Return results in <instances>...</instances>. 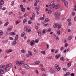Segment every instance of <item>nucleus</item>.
<instances>
[{
	"instance_id": "f3484780",
	"label": "nucleus",
	"mask_w": 76,
	"mask_h": 76,
	"mask_svg": "<svg viewBox=\"0 0 76 76\" xmlns=\"http://www.w3.org/2000/svg\"><path fill=\"white\" fill-rule=\"evenodd\" d=\"M19 38V36H18V34H16L15 36V39H16V40H17V39H18V38Z\"/></svg>"
},
{
	"instance_id": "4d7b16f0",
	"label": "nucleus",
	"mask_w": 76,
	"mask_h": 76,
	"mask_svg": "<svg viewBox=\"0 0 76 76\" xmlns=\"http://www.w3.org/2000/svg\"><path fill=\"white\" fill-rule=\"evenodd\" d=\"M35 42L36 43H38V40L36 39L35 40Z\"/></svg>"
},
{
	"instance_id": "338daca9",
	"label": "nucleus",
	"mask_w": 76,
	"mask_h": 76,
	"mask_svg": "<svg viewBox=\"0 0 76 76\" xmlns=\"http://www.w3.org/2000/svg\"><path fill=\"white\" fill-rule=\"evenodd\" d=\"M56 40L57 41H58V37H56Z\"/></svg>"
},
{
	"instance_id": "bb28decb",
	"label": "nucleus",
	"mask_w": 76,
	"mask_h": 76,
	"mask_svg": "<svg viewBox=\"0 0 76 76\" xmlns=\"http://www.w3.org/2000/svg\"><path fill=\"white\" fill-rule=\"evenodd\" d=\"M10 35H15V32H12L11 33H10Z\"/></svg>"
},
{
	"instance_id": "8fccbe9b",
	"label": "nucleus",
	"mask_w": 76,
	"mask_h": 76,
	"mask_svg": "<svg viewBox=\"0 0 76 76\" xmlns=\"http://www.w3.org/2000/svg\"><path fill=\"white\" fill-rule=\"evenodd\" d=\"M12 13H13L12 12H10L9 13V15H12Z\"/></svg>"
},
{
	"instance_id": "423d86ee",
	"label": "nucleus",
	"mask_w": 76,
	"mask_h": 76,
	"mask_svg": "<svg viewBox=\"0 0 76 76\" xmlns=\"http://www.w3.org/2000/svg\"><path fill=\"white\" fill-rule=\"evenodd\" d=\"M54 15L56 18H58V12H56L55 13Z\"/></svg>"
},
{
	"instance_id": "c9c22d12",
	"label": "nucleus",
	"mask_w": 76,
	"mask_h": 76,
	"mask_svg": "<svg viewBox=\"0 0 76 76\" xmlns=\"http://www.w3.org/2000/svg\"><path fill=\"white\" fill-rule=\"evenodd\" d=\"M58 29H60V28H61V25H59V24H58Z\"/></svg>"
},
{
	"instance_id": "ea45409f",
	"label": "nucleus",
	"mask_w": 76,
	"mask_h": 76,
	"mask_svg": "<svg viewBox=\"0 0 76 76\" xmlns=\"http://www.w3.org/2000/svg\"><path fill=\"white\" fill-rule=\"evenodd\" d=\"M40 20H44V17H40Z\"/></svg>"
},
{
	"instance_id": "864d4df0",
	"label": "nucleus",
	"mask_w": 76,
	"mask_h": 76,
	"mask_svg": "<svg viewBox=\"0 0 76 76\" xmlns=\"http://www.w3.org/2000/svg\"><path fill=\"white\" fill-rule=\"evenodd\" d=\"M11 30H12V29L11 28H8L7 29V31H10Z\"/></svg>"
},
{
	"instance_id": "09e8293b",
	"label": "nucleus",
	"mask_w": 76,
	"mask_h": 76,
	"mask_svg": "<svg viewBox=\"0 0 76 76\" xmlns=\"http://www.w3.org/2000/svg\"><path fill=\"white\" fill-rule=\"evenodd\" d=\"M64 50V48L63 47H62L61 48V51H63Z\"/></svg>"
},
{
	"instance_id": "a19ab883",
	"label": "nucleus",
	"mask_w": 76,
	"mask_h": 76,
	"mask_svg": "<svg viewBox=\"0 0 76 76\" xmlns=\"http://www.w3.org/2000/svg\"><path fill=\"white\" fill-rule=\"evenodd\" d=\"M21 52L22 53H25V50H21Z\"/></svg>"
},
{
	"instance_id": "7c9ffc66",
	"label": "nucleus",
	"mask_w": 76,
	"mask_h": 76,
	"mask_svg": "<svg viewBox=\"0 0 76 76\" xmlns=\"http://www.w3.org/2000/svg\"><path fill=\"white\" fill-rule=\"evenodd\" d=\"M41 53L43 54H45V51H41Z\"/></svg>"
},
{
	"instance_id": "393cba45",
	"label": "nucleus",
	"mask_w": 76,
	"mask_h": 76,
	"mask_svg": "<svg viewBox=\"0 0 76 76\" xmlns=\"http://www.w3.org/2000/svg\"><path fill=\"white\" fill-rule=\"evenodd\" d=\"M47 32H50L51 31V28H49L47 30Z\"/></svg>"
},
{
	"instance_id": "e433bc0d",
	"label": "nucleus",
	"mask_w": 76,
	"mask_h": 76,
	"mask_svg": "<svg viewBox=\"0 0 76 76\" xmlns=\"http://www.w3.org/2000/svg\"><path fill=\"white\" fill-rule=\"evenodd\" d=\"M24 61H22L21 62H20V66H21V65H22V64H23L24 63Z\"/></svg>"
},
{
	"instance_id": "b1692460",
	"label": "nucleus",
	"mask_w": 76,
	"mask_h": 76,
	"mask_svg": "<svg viewBox=\"0 0 76 76\" xmlns=\"http://www.w3.org/2000/svg\"><path fill=\"white\" fill-rule=\"evenodd\" d=\"M9 22H7L4 24V26H7L9 25Z\"/></svg>"
},
{
	"instance_id": "e2e57ef3",
	"label": "nucleus",
	"mask_w": 76,
	"mask_h": 76,
	"mask_svg": "<svg viewBox=\"0 0 76 76\" xmlns=\"http://www.w3.org/2000/svg\"><path fill=\"white\" fill-rule=\"evenodd\" d=\"M36 29H38V27L37 26H36L35 27Z\"/></svg>"
},
{
	"instance_id": "2eb2a0df",
	"label": "nucleus",
	"mask_w": 76,
	"mask_h": 76,
	"mask_svg": "<svg viewBox=\"0 0 76 76\" xmlns=\"http://www.w3.org/2000/svg\"><path fill=\"white\" fill-rule=\"evenodd\" d=\"M54 7H55L56 9H58V8H59V5H58L55 6V5Z\"/></svg>"
},
{
	"instance_id": "a18cd8bd",
	"label": "nucleus",
	"mask_w": 76,
	"mask_h": 76,
	"mask_svg": "<svg viewBox=\"0 0 76 76\" xmlns=\"http://www.w3.org/2000/svg\"><path fill=\"white\" fill-rule=\"evenodd\" d=\"M41 69L42 71H43V72H44L45 70V69L44 68H41Z\"/></svg>"
},
{
	"instance_id": "9b49d317",
	"label": "nucleus",
	"mask_w": 76,
	"mask_h": 76,
	"mask_svg": "<svg viewBox=\"0 0 76 76\" xmlns=\"http://www.w3.org/2000/svg\"><path fill=\"white\" fill-rule=\"evenodd\" d=\"M8 42V41L7 40H4L2 41V43L3 44H4V43H7Z\"/></svg>"
},
{
	"instance_id": "774afa93",
	"label": "nucleus",
	"mask_w": 76,
	"mask_h": 76,
	"mask_svg": "<svg viewBox=\"0 0 76 76\" xmlns=\"http://www.w3.org/2000/svg\"><path fill=\"white\" fill-rule=\"evenodd\" d=\"M74 8L73 10H75V11H76V6Z\"/></svg>"
},
{
	"instance_id": "de8ad7c7",
	"label": "nucleus",
	"mask_w": 76,
	"mask_h": 76,
	"mask_svg": "<svg viewBox=\"0 0 76 76\" xmlns=\"http://www.w3.org/2000/svg\"><path fill=\"white\" fill-rule=\"evenodd\" d=\"M20 9H22V8H23V5H22V4L20 5Z\"/></svg>"
},
{
	"instance_id": "6e6552de",
	"label": "nucleus",
	"mask_w": 76,
	"mask_h": 76,
	"mask_svg": "<svg viewBox=\"0 0 76 76\" xmlns=\"http://www.w3.org/2000/svg\"><path fill=\"white\" fill-rule=\"evenodd\" d=\"M58 26V24L57 23L54 24L53 27H54L55 28H57V26Z\"/></svg>"
},
{
	"instance_id": "dca6fc26",
	"label": "nucleus",
	"mask_w": 76,
	"mask_h": 76,
	"mask_svg": "<svg viewBox=\"0 0 76 76\" xmlns=\"http://www.w3.org/2000/svg\"><path fill=\"white\" fill-rule=\"evenodd\" d=\"M72 64H71V63H69L67 64V66L68 67H69L71 66Z\"/></svg>"
},
{
	"instance_id": "0e129e2a",
	"label": "nucleus",
	"mask_w": 76,
	"mask_h": 76,
	"mask_svg": "<svg viewBox=\"0 0 76 76\" xmlns=\"http://www.w3.org/2000/svg\"><path fill=\"white\" fill-rule=\"evenodd\" d=\"M35 14L34 13H33V15L32 16V18H35Z\"/></svg>"
},
{
	"instance_id": "603ef678",
	"label": "nucleus",
	"mask_w": 76,
	"mask_h": 76,
	"mask_svg": "<svg viewBox=\"0 0 76 76\" xmlns=\"http://www.w3.org/2000/svg\"><path fill=\"white\" fill-rule=\"evenodd\" d=\"M35 2L37 3H38L39 2V0H35Z\"/></svg>"
},
{
	"instance_id": "473e14b6",
	"label": "nucleus",
	"mask_w": 76,
	"mask_h": 76,
	"mask_svg": "<svg viewBox=\"0 0 76 76\" xmlns=\"http://www.w3.org/2000/svg\"><path fill=\"white\" fill-rule=\"evenodd\" d=\"M28 24H31L32 23V21H31V20H29L28 21Z\"/></svg>"
},
{
	"instance_id": "680f3d73",
	"label": "nucleus",
	"mask_w": 76,
	"mask_h": 76,
	"mask_svg": "<svg viewBox=\"0 0 76 76\" xmlns=\"http://www.w3.org/2000/svg\"><path fill=\"white\" fill-rule=\"evenodd\" d=\"M60 31H58L57 32V34L58 35H60Z\"/></svg>"
},
{
	"instance_id": "4be33fe9",
	"label": "nucleus",
	"mask_w": 76,
	"mask_h": 76,
	"mask_svg": "<svg viewBox=\"0 0 76 76\" xmlns=\"http://www.w3.org/2000/svg\"><path fill=\"white\" fill-rule=\"evenodd\" d=\"M48 21H49V19L48 18H47L45 19V20L44 21V22L45 23H46V22H48Z\"/></svg>"
},
{
	"instance_id": "20e7f679",
	"label": "nucleus",
	"mask_w": 76,
	"mask_h": 76,
	"mask_svg": "<svg viewBox=\"0 0 76 76\" xmlns=\"http://www.w3.org/2000/svg\"><path fill=\"white\" fill-rule=\"evenodd\" d=\"M34 40H33L31 41L30 42V44L31 46H33L34 44Z\"/></svg>"
},
{
	"instance_id": "72a5a7b5",
	"label": "nucleus",
	"mask_w": 76,
	"mask_h": 76,
	"mask_svg": "<svg viewBox=\"0 0 76 76\" xmlns=\"http://www.w3.org/2000/svg\"><path fill=\"white\" fill-rule=\"evenodd\" d=\"M48 13L49 14H50L52 13V11L50 10H48Z\"/></svg>"
},
{
	"instance_id": "0eeeda50",
	"label": "nucleus",
	"mask_w": 76,
	"mask_h": 76,
	"mask_svg": "<svg viewBox=\"0 0 76 76\" xmlns=\"http://www.w3.org/2000/svg\"><path fill=\"white\" fill-rule=\"evenodd\" d=\"M56 58V59H58V58L60 57V54H58V55H56L55 56Z\"/></svg>"
},
{
	"instance_id": "f704fd0d",
	"label": "nucleus",
	"mask_w": 76,
	"mask_h": 76,
	"mask_svg": "<svg viewBox=\"0 0 76 76\" xmlns=\"http://www.w3.org/2000/svg\"><path fill=\"white\" fill-rule=\"evenodd\" d=\"M67 76H69V75H70V72H66V74Z\"/></svg>"
},
{
	"instance_id": "49530a36",
	"label": "nucleus",
	"mask_w": 76,
	"mask_h": 76,
	"mask_svg": "<svg viewBox=\"0 0 76 76\" xmlns=\"http://www.w3.org/2000/svg\"><path fill=\"white\" fill-rule=\"evenodd\" d=\"M11 6H13V4H14V1H12L11 3Z\"/></svg>"
},
{
	"instance_id": "1a4fd4ad",
	"label": "nucleus",
	"mask_w": 76,
	"mask_h": 76,
	"mask_svg": "<svg viewBox=\"0 0 76 76\" xmlns=\"http://www.w3.org/2000/svg\"><path fill=\"white\" fill-rule=\"evenodd\" d=\"M21 11L23 12H25V8H21Z\"/></svg>"
},
{
	"instance_id": "c85d7f7f",
	"label": "nucleus",
	"mask_w": 76,
	"mask_h": 76,
	"mask_svg": "<svg viewBox=\"0 0 76 76\" xmlns=\"http://www.w3.org/2000/svg\"><path fill=\"white\" fill-rule=\"evenodd\" d=\"M25 35V33L23 32L22 33L21 35V37H23Z\"/></svg>"
},
{
	"instance_id": "4468645a",
	"label": "nucleus",
	"mask_w": 76,
	"mask_h": 76,
	"mask_svg": "<svg viewBox=\"0 0 76 76\" xmlns=\"http://www.w3.org/2000/svg\"><path fill=\"white\" fill-rule=\"evenodd\" d=\"M0 4L1 5H3L4 4V1L3 0H1L0 1Z\"/></svg>"
},
{
	"instance_id": "ddd939ff",
	"label": "nucleus",
	"mask_w": 76,
	"mask_h": 76,
	"mask_svg": "<svg viewBox=\"0 0 76 76\" xmlns=\"http://www.w3.org/2000/svg\"><path fill=\"white\" fill-rule=\"evenodd\" d=\"M28 53L29 55V56H32L33 55L32 53H31V51H28Z\"/></svg>"
},
{
	"instance_id": "5701e85b",
	"label": "nucleus",
	"mask_w": 76,
	"mask_h": 76,
	"mask_svg": "<svg viewBox=\"0 0 76 76\" xmlns=\"http://www.w3.org/2000/svg\"><path fill=\"white\" fill-rule=\"evenodd\" d=\"M72 39V36H70L69 37V40H71Z\"/></svg>"
},
{
	"instance_id": "a878e982",
	"label": "nucleus",
	"mask_w": 76,
	"mask_h": 76,
	"mask_svg": "<svg viewBox=\"0 0 76 76\" xmlns=\"http://www.w3.org/2000/svg\"><path fill=\"white\" fill-rule=\"evenodd\" d=\"M60 60L62 61H64V57H61L60 58Z\"/></svg>"
},
{
	"instance_id": "f03ea898",
	"label": "nucleus",
	"mask_w": 76,
	"mask_h": 76,
	"mask_svg": "<svg viewBox=\"0 0 76 76\" xmlns=\"http://www.w3.org/2000/svg\"><path fill=\"white\" fill-rule=\"evenodd\" d=\"M55 67L57 69V72H58L60 70V67H59V65H57V64H56L55 65Z\"/></svg>"
},
{
	"instance_id": "13d9d810",
	"label": "nucleus",
	"mask_w": 76,
	"mask_h": 76,
	"mask_svg": "<svg viewBox=\"0 0 76 76\" xmlns=\"http://www.w3.org/2000/svg\"><path fill=\"white\" fill-rule=\"evenodd\" d=\"M37 3H37V2H35V3H34V6H37Z\"/></svg>"
},
{
	"instance_id": "412c9836",
	"label": "nucleus",
	"mask_w": 76,
	"mask_h": 76,
	"mask_svg": "<svg viewBox=\"0 0 76 76\" xmlns=\"http://www.w3.org/2000/svg\"><path fill=\"white\" fill-rule=\"evenodd\" d=\"M12 51H13V50H12V49H10L9 50V51L7 52V53L9 54V53L12 52Z\"/></svg>"
},
{
	"instance_id": "7ed1b4c3",
	"label": "nucleus",
	"mask_w": 76,
	"mask_h": 76,
	"mask_svg": "<svg viewBox=\"0 0 76 76\" xmlns=\"http://www.w3.org/2000/svg\"><path fill=\"white\" fill-rule=\"evenodd\" d=\"M24 67L26 69H29L30 66H29V65L25 64H24Z\"/></svg>"
},
{
	"instance_id": "3c124183",
	"label": "nucleus",
	"mask_w": 76,
	"mask_h": 76,
	"mask_svg": "<svg viewBox=\"0 0 76 76\" xmlns=\"http://www.w3.org/2000/svg\"><path fill=\"white\" fill-rule=\"evenodd\" d=\"M71 76H75V74L74 73H72L70 74Z\"/></svg>"
},
{
	"instance_id": "bf43d9fd",
	"label": "nucleus",
	"mask_w": 76,
	"mask_h": 76,
	"mask_svg": "<svg viewBox=\"0 0 76 76\" xmlns=\"http://www.w3.org/2000/svg\"><path fill=\"white\" fill-rule=\"evenodd\" d=\"M71 22H69L68 24V26H71Z\"/></svg>"
},
{
	"instance_id": "c756f323",
	"label": "nucleus",
	"mask_w": 76,
	"mask_h": 76,
	"mask_svg": "<svg viewBox=\"0 0 76 76\" xmlns=\"http://www.w3.org/2000/svg\"><path fill=\"white\" fill-rule=\"evenodd\" d=\"M35 10L36 11H39V9H38V8L37 7H35Z\"/></svg>"
},
{
	"instance_id": "052dcab7",
	"label": "nucleus",
	"mask_w": 76,
	"mask_h": 76,
	"mask_svg": "<svg viewBox=\"0 0 76 76\" xmlns=\"http://www.w3.org/2000/svg\"><path fill=\"white\" fill-rule=\"evenodd\" d=\"M19 19H22V18H23V16H19Z\"/></svg>"
},
{
	"instance_id": "f257e3e1",
	"label": "nucleus",
	"mask_w": 76,
	"mask_h": 76,
	"mask_svg": "<svg viewBox=\"0 0 76 76\" xmlns=\"http://www.w3.org/2000/svg\"><path fill=\"white\" fill-rule=\"evenodd\" d=\"M55 4H54V2L52 1L50 4V5H49L48 7L49 9H53L54 8Z\"/></svg>"
},
{
	"instance_id": "9d476101",
	"label": "nucleus",
	"mask_w": 76,
	"mask_h": 76,
	"mask_svg": "<svg viewBox=\"0 0 76 76\" xmlns=\"http://www.w3.org/2000/svg\"><path fill=\"white\" fill-rule=\"evenodd\" d=\"M16 64L17 65V66H19V65L20 66V63L19 61H17L16 62Z\"/></svg>"
},
{
	"instance_id": "4c0bfd02",
	"label": "nucleus",
	"mask_w": 76,
	"mask_h": 76,
	"mask_svg": "<svg viewBox=\"0 0 76 76\" xmlns=\"http://www.w3.org/2000/svg\"><path fill=\"white\" fill-rule=\"evenodd\" d=\"M26 22V20L25 19H24L23 20V23H25V22Z\"/></svg>"
},
{
	"instance_id": "cd10ccee",
	"label": "nucleus",
	"mask_w": 76,
	"mask_h": 76,
	"mask_svg": "<svg viewBox=\"0 0 76 76\" xmlns=\"http://www.w3.org/2000/svg\"><path fill=\"white\" fill-rule=\"evenodd\" d=\"M39 63H40V61H36L35 62V63L36 64H39Z\"/></svg>"
},
{
	"instance_id": "c03bdc74",
	"label": "nucleus",
	"mask_w": 76,
	"mask_h": 76,
	"mask_svg": "<svg viewBox=\"0 0 76 76\" xmlns=\"http://www.w3.org/2000/svg\"><path fill=\"white\" fill-rule=\"evenodd\" d=\"M3 34V31H0V35H1Z\"/></svg>"
},
{
	"instance_id": "39448f33",
	"label": "nucleus",
	"mask_w": 76,
	"mask_h": 76,
	"mask_svg": "<svg viewBox=\"0 0 76 76\" xmlns=\"http://www.w3.org/2000/svg\"><path fill=\"white\" fill-rule=\"evenodd\" d=\"M17 40L16 39H15L12 42V45H15V44H16L17 43V42H16Z\"/></svg>"
},
{
	"instance_id": "6ab92c4d",
	"label": "nucleus",
	"mask_w": 76,
	"mask_h": 76,
	"mask_svg": "<svg viewBox=\"0 0 76 76\" xmlns=\"http://www.w3.org/2000/svg\"><path fill=\"white\" fill-rule=\"evenodd\" d=\"M64 3L65 6H66L68 4L67 2L66 1H64Z\"/></svg>"
},
{
	"instance_id": "37998d69",
	"label": "nucleus",
	"mask_w": 76,
	"mask_h": 76,
	"mask_svg": "<svg viewBox=\"0 0 76 76\" xmlns=\"http://www.w3.org/2000/svg\"><path fill=\"white\" fill-rule=\"evenodd\" d=\"M68 45H68V44H67V43H66L65 45V47H67Z\"/></svg>"
},
{
	"instance_id": "2f4dec72",
	"label": "nucleus",
	"mask_w": 76,
	"mask_h": 76,
	"mask_svg": "<svg viewBox=\"0 0 76 76\" xmlns=\"http://www.w3.org/2000/svg\"><path fill=\"white\" fill-rule=\"evenodd\" d=\"M27 29H28V28H27V27H24V30L25 31H27Z\"/></svg>"
},
{
	"instance_id": "69168bd1",
	"label": "nucleus",
	"mask_w": 76,
	"mask_h": 76,
	"mask_svg": "<svg viewBox=\"0 0 76 76\" xmlns=\"http://www.w3.org/2000/svg\"><path fill=\"white\" fill-rule=\"evenodd\" d=\"M54 52L55 53H58V50H56Z\"/></svg>"
},
{
	"instance_id": "5fc2aeb1",
	"label": "nucleus",
	"mask_w": 76,
	"mask_h": 76,
	"mask_svg": "<svg viewBox=\"0 0 76 76\" xmlns=\"http://www.w3.org/2000/svg\"><path fill=\"white\" fill-rule=\"evenodd\" d=\"M33 50H34V53H36L37 52V50L35 49V48L33 49Z\"/></svg>"
},
{
	"instance_id": "58836bf2",
	"label": "nucleus",
	"mask_w": 76,
	"mask_h": 76,
	"mask_svg": "<svg viewBox=\"0 0 76 76\" xmlns=\"http://www.w3.org/2000/svg\"><path fill=\"white\" fill-rule=\"evenodd\" d=\"M55 73V71H54L53 70L50 72V73L51 74H54Z\"/></svg>"
},
{
	"instance_id": "aec40b11",
	"label": "nucleus",
	"mask_w": 76,
	"mask_h": 76,
	"mask_svg": "<svg viewBox=\"0 0 76 76\" xmlns=\"http://www.w3.org/2000/svg\"><path fill=\"white\" fill-rule=\"evenodd\" d=\"M37 32L38 33L39 36H41V33L39 31H37Z\"/></svg>"
},
{
	"instance_id": "f8f14e48",
	"label": "nucleus",
	"mask_w": 76,
	"mask_h": 76,
	"mask_svg": "<svg viewBox=\"0 0 76 76\" xmlns=\"http://www.w3.org/2000/svg\"><path fill=\"white\" fill-rule=\"evenodd\" d=\"M11 66H12V64H9L6 65V67H10Z\"/></svg>"
},
{
	"instance_id": "79ce46f5",
	"label": "nucleus",
	"mask_w": 76,
	"mask_h": 76,
	"mask_svg": "<svg viewBox=\"0 0 76 76\" xmlns=\"http://www.w3.org/2000/svg\"><path fill=\"white\" fill-rule=\"evenodd\" d=\"M9 39L10 40H11V41H13V38L12 37H10L9 38Z\"/></svg>"
},
{
	"instance_id": "a211bd4d",
	"label": "nucleus",
	"mask_w": 76,
	"mask_h": 76,
	"mask_svg": "<svg viewBox=\"0 0 76 76\" xmlns=\"http://www.w3.org/2000/svg\"><path fill=\"white\" fill-rule=\"evenodd\" d=\"M0 74H3V73H4V71H3V70L1 69H0Z\"/></svg>"
},
{
	"instance_id": "6e6d98bb",
	"label": "nucleus",
	"mask_w": 76,
	"mask_h": 76,
	"mask_svg": "<svg viewBox=\"0 0 76 76\" xmlns=\"http://www.w3.org/2000/svg\"><path fill=\"white\" fill-rule=\"evenodd\" d=\"M54 50L53 49H52L51 50V53H53V52H54Z\"/></svg>"
}]
</instances>
